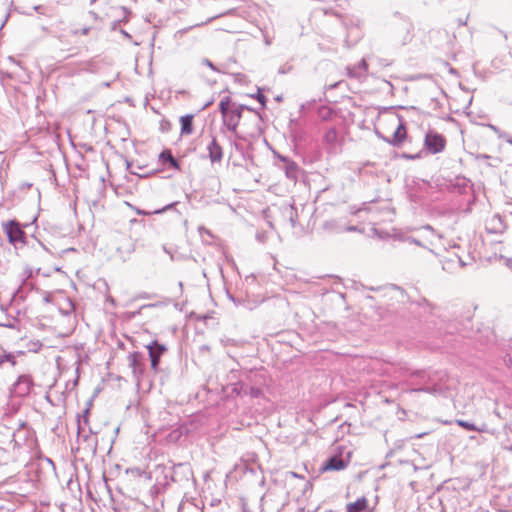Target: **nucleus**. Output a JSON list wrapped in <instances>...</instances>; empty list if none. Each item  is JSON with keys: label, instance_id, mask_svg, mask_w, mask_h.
<instances>
[{"label": "nucleus", "instance_id": "nucleus-5", "mask_svg": "<svg viewBox=\"0 0 512 512\" xmlns=\"http://www.w3.org/2000/svg\"><path fill=\"white\" fill-rule=\"evenodd\" d=\"M147 349L151 360V368L157 372L160 358L165 352V347L154 341L152 344L147 346Z\"/></svg>", "mask_w": 512, "mask_h": 512}, {"label": "nucleus", "instance_id": "nucleus-2", "mask_svg": "<svg viewBox=\"0 0 512 512\" xmlns=\"http://www.w3.org/2000/svg\"><path fill=\"white\" fill-rule=\"evenodd\" d=\"M5 232L9 243L15 250L22 249L25 246L26 235L18 223L9 222L5 225Z\"/></svg>", "mask_w": 512, "mask_h": 512}, {"label": "nucleus", "instance_id": "nucleus-1", "mask_svg": "<svg viewBox=\"0 0 512 512\" xmlns=\"http://www.w3.org/2000/svg\"><path fill=\"white\" fill-rule=\"evenodd\" d=\"M376 130L382 138L393 145L403 143L407 136V131L402 123V119L394 114L379 117Z\"/></svg>", "mask_w": 512, "mask_h": 512}, {"label": "nucleus", "instance_id": "nucleus-13", "mask_svg": "<svg viewBox=\"0 0 512 512\" xmlns=\"http://www.w3.org/2000/svg\"><path fill=\"white\" fill-rule=\"evenodd\" d=\"M456 424L468 431H483L482 429H479L475 424L464 420H456Z\"/></svg>", "mask_w": 512, "mask_h": 512}, {"label": "nucleus", "instance_id": "nucleus-3", "mask_svg": "<svg viewBox=\"0 0 512 512\" xmlns=\"http://www.w3.org/2000/svg\"><path fill=\"white\" fill-rule=\"evenodd\" d=\"M446 143V138L433 130L428 131L424 139L425 148L432 154L442 152L446 147Z\"/></svg>", "mask_w": 512, "mask_h": 512}, {"label": "nucleus", "instance_id": "nucleus-16", "mask_svg": "<svg viewBox=\"0 0 512 512\" xmlns=\"http://www.w3.org/2000/svg\"><path fill=\"white\" fill-rule=\"evenodd\" d=\"M135 211H136V213H137L138 215H149V214H150L149 212L142 211V210H140V209H136Z\"/></svg>", "mask_w": 512, "mask_h": 512}, {"label": "nucleus", "instance_id": "nucleus-9", "mask_svg": "<svg viewBox=\"0 0 512 512\" xmlns=\"http://www.w3.org/2000/svg\"><path fill=\"white\" fill-rule=\"evenodd\" d=\"M368 509V499L361 497L353 503H348L346 506V512H363Z\"/></svg>", "mask_w": 512, "mask_h": 512}, {"label": "nucleus", "instance_id": "nucleus-17", "mask_svg": "<svg viewBox=\"0 0 512 512\" xmlns=\"http://www.w3.org/2000/svg\"><path fill=\"white\" fill-rule=\"evenodd\" d=\"M507 366L512 369V358L511 357H509L507 359Z\"/></svg>", "mask_w": 512, "mask_h": 512}, {"label": "nucleus", "instance_id": "nucleus-7", "mask_svg": "<svg viewBox=\"0 0 512 512\" xmlns=\"http://www.w3.org/2000/svg\"><path fill=\"white\" fill-rule=\"evenodd\" d=\"M128 362L134 374H142L144 372L143 359L139 352L130 353L128 355Z\"/></svg>", "mask_w": 512, "mask_h": 512}, {"label": "nucleus", "instance_id": "nucleus-18", "mask_svg": "<svg viewBox=\"0 0 512 512\" xmlns=\"http://www.w3.org/2000/svg\"><path fill=\"white\" fill-rule=\"evenodd\" d=\"M291 477H294V478H300L301 476H299L297 473L295 472H290L289 473Z\"/></svg>", "mask_w": 512, "mask_h": 512}, {"label": "nucleus", "instance_id": "nucleus-10", "mask_svg": "<svg viewBox=\"0 0 512 512\" xmlns=\"http://www.w3.org/2000/svg\"><path fill=\"white\" fill-rule=\"evenodd\" d=\"M159 161L161 162L162 165H165L166 163H169L170 167L176 169V170H179L180 169V165L179 163L177 162V160L173 157L172 153L170 150H164L160 153L159 155Z\"/></svg>", "mask_w": 512, "mask_h": 512}, {"label": "nucleus", "instance_id": "nucleus-15", "mask_svg": "<svg viewBox=\"0 0 512 512\" xmlns=\"http://www.w3.org/2000/svg\"><path fill=\"white\" fill-rule=\"evenodd\" d=\"M250 394L254 397H257L261 394V391L257 388H252L251 391H250Z\"/></svg>", "mask_w": 512, "mask_h": 512}, {"label": "nucleus", "instance_id": "nucleus-4", "mask_svg": "<svg viewBox=\"0 0 512 512\" xmlns=\"http://www.w3.org/2000/svg\"><path fill=\"white\" fill-rule=\"evenodd\" d=\"M350 464V453L346 458L343 457L342 453L331 456L320 468L322 473L330 471H341L348 467Z\"/></svg>", "mask_w": 512, "mask_h": 512}, {"label": "nucleus", "instance_id": "nucleus-14", "mask_svg": "<svg viewBox=\"0 0 512 512\" xmlns=\"http://www.w3.org/2000/svg\"><path fill=\"white\" fill-rule=\"evenodd\" d=\"M256 98L263 106H265L266 97L262 93H258Z\"/></svg>", "mask_w": 512, "mask_h": 512}, {"label": "nucleus", "instance_id": "nucleus-12", "mask_svg": "<svg viewBox=\"0 0 512 512\" xmlns=\"http://www.w3.org/2000/svg\"><path fill=\"white\" fill-rule=\"evenodd\" d=\"M338 138V133L335 128L328 129L324 134V141L328 144H334Z\"/></svg>", "mask_w": 512, "mask_h": 512}, {"label": "nucleus", "instance_id": "nucleus-8", "mask_svg": "<svg viewBox=\"0 0 512 512\" xmlns=\"http://www.w3.org/2000/svg\"><path fill=\"white\" fill-rule=\"evenodd\" d=\"M193 120L194 115L193 114H187L180 117V124H181V135H191L194 131L193 127Z\"/></svg>", "mask_w": 512, "mask_h": 512}, {"label": "nucleus", "instance_id": "nucleus-11", "mask_svg": "<svg viewBox=\"0 0 512 512\" xmlns=\"http://www.w3.org/2000/svg\"><path fill=\"white\" fill-rule=\"evenodd\" d=\"M231 104V98L229 96H225L221 99L219 103V109L223 117H226Z\"/></svg>", "mask_w": 512, "mask_h": 512}, {"label": "nucleus", "instance_id": "nucleus-6", "mask_svg": "<svg viewBox=\"0 0 512 512\" xmlns=\"http://www.w3.org/2000/svg\"><path fill=\"white\" fill-rule=\"evenodd\" d=\"M207 151L212 163L220 162L222 160L223 149L215 137H213L208 144Z\"/></svg>", "mask_w": 512, "mask_h": 512}, {"label": "nucleus", "instance_id": "nucleus-19", "mask_svg": "<svg viewBox=\"0 0 512 512\" xmlns=\"http://www.w3.org/2000/svg\"><path fill=\"white\" fill-rule=\"evenodd\" d=\"M427 434H428V432L421 433V434L417 435V438H421V437H423L424 435H427Z\"/></svg>", "mask_w": 512, "mask_h": 512}, {"label": "nucleus", "instance_id": "nucleus-20", "mask_svg": "<svg viewBox=\"0 0 512 512\" xmlns=\"http://www.w3.org/2000/svg\"><path fill=\"white\" fill-rule=\"evenodd\" d=\"M404 157H405V158H408V159H414V158H416V156H409V155H405Z\"/></svg>", "mask_w": 512, "mask_h": 512}]
</instances>
